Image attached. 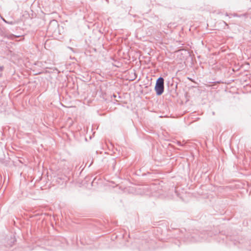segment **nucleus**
<instances>
[{"instance_id": "nucleus-1", "label": "nucleus", "mask_w": 251, "mask_h": 251, "mask_svg": "<svg viewBox=\"0 0 251 251\" xmlns=\"http://www.w3.org/2000/svg\"><path fill=\"white\" fill-rule=\"evenodd\" d=\"M155 90L157 95H161L164 91V79L159 77L156 81Z\"/></svg>"}]
</instances>
